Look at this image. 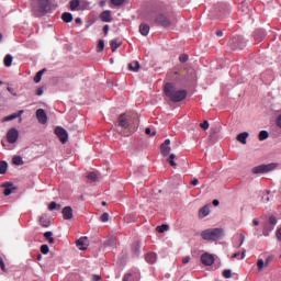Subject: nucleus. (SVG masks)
Instances as JSON below:
<instances>
[{"instance_id": "nucleus-1", "label": "nucleus", "mask_w": 281, "mask_h": 281, "mask_svg": "<svg viewBox=\"0 0 281 281\" xmlns=\"http://www.w3.org/2000/svg\"><path fill=\"white\" fill-rule=\"evenodd\" d=\"M165 95L171 100V102H182L188 98V91L177 89V86L172 82H168L164 87Z\"/></svg>"}, {"instance_id": "nucleus-2", "label": "nucleus", "mask_w": 281, "mask_h": 281, "mask_svg": "<svg viewBox=\"0 0 281 281\" xmlns=\"http://www.w3.org/2000/svg\"><path fill=\"white\" fill-rule=\"evenodd\" d=\"M223 236V228H209L201 233L203 240H218Z\"/></svg>"}, {"instance_id": "nucleus-3", "label": "nucleus", "mask_w": 281, "mask_h": 281, "mask_svg": "<svg viewBox=\"0 0 281 281\" xmlns=\"http://www.w3.org/2000/svg\"><path fill=\"white\" fill-rule=\"evenodd\" d=\"M50 4L52 0H37V4L33 5L35 16H45Z\"/></svg>"}, {"instance_id": "nucleus-4", "label": "nucleus", "mask_w": 281, "mask_h": 281, "mask_svg": "<svg viewBox=\"0 0 281 281\" xmlns=\"http://www.w3.org/2000/svg\"><path fill=\"white\" fill-rule=\"evenodd\" d=\"M276 168H278L277 164L260 165L252 168V175H265L276 170Z\"/></svg>"}, {"instance_id": "nucleus-5", "label": "nucleus", "mask_w": 281, "mask_h": 281, "mask_svg": "<svg viewBox=\"0 0 281 281\" xmlns=\"http://www.w3.org/2000/svg\"><path fill=\"white\" fill-rule=\"evenodd\" d=\"M55 135L58 137V139L61 142V144H67L69 142V134L67 131L60 126H57L55 128Z\"/></svg>"}, {"instance_id": "nucleus-6", "label": "nucleus", "mask_w": 281, "mask_h": 281, "mask_svg": "<svg viewBox=\"0 0 281 281\" xmlns=\"http://www.w3.org/2000/svg\"><path fill=\"white\" fill-rule=\"evenodd\" d=\"M202 265H204V267H212V265L214 263L215 259H214V255L209 254V252H204L201 258H200Z\"/></svg>"}, {"instance_id": "nucleus-7", "label": "nucleus", "mask_w": 281, "mask_h": 281, "mask_svg": "<svg viewBox=\"0 0 281 281\" xmlns=\"http://www.w3.org/2000/svg\"><path fill=\"white\" fill-rule=\"evenodd\" d=\"M19 139V130L16 128H11L7 133V142L9 144H16V140Z\"/></svg>"}, {"instance_id": "nucleus-8", "label": "nucleus", "mask_w": 281, "mask_h": 281, "mask_svg": "<svg viewBox=\"0 0 281 281\" xmlns=\"http://www.w3.org/2000/svg\"><path fill=\"white\" fill-rule=\"evenodd\" d=\"M117 126H121V128H131V123H128V119L126 117V114H121L117 119Z\"/></svg>"}, {"instance_id": "nucleus-9", "label": "nucleus", "mask_w": 281, "mask_h": 281, "mask_svg": "<svg viewBox=\"0 0 281 281\" xmlns=\"http://www.w3.org/2000/svg\"><path fill=\"white\" fill-rule=\"evenodd\" d=\"M160 153H161V155H164V157H168V155H170V138H167L160 145Z\"/></svg>"}, {"instance_id": "nucleus-10", "label": "nucleus", "mask_w": 281, "mask_h": 281, "mask_svg": "<svg viewBox=\"0 0 281 281\" xmlns=\"http://www.w3.org/2000/svg\"><path fill=\"white\" fill-rule=\"evenodd\" d=\"M156 23H158V25H161L162 27H170V20L164 14H159L156 18Z\"/></svg>"}, {"instance_id": "nucleus-11", "label": "nucleus", "mask_w": 281, "mask_h": 281, "mask_svg": "<svg viewBox=\"0 0 281 281\" xmlns=\"http://www.w3.org/2000/svg\"><path fill=\"white\" fill-rule=\"evenodd\" d=\"M61 213H63V218L65 221H71V218H74V210L71 209V206H65Z\"/></svg>"}, {"instance_id": "nucleus-12", "label": "nucleus", "mask_w": 281, "mask_h": 281, "mask_svg": "<svg viewBox=\"0 0 281 281\" xmlns=\"http://www.w3.org/2000/svg\"><path fill=\"white\" fill-rule=\"evenodd\" d=\"M36 117L40 124H47V113H45V110L38 109L36 111Z\"/></svg>"}, {"instance_id": "nucleus-13", "label": "nucleus", "mask_w": 281, "mask_h": 281, "mask_svg": "<svg viewBox=\"0 0 281 281\" xmlns=\"http://www.w3.org/2000/svg\"><path fill=\"white\" fill-rule=\"evenodd\" d=\"M76 246L79 247L81 251L87 250V247H89V244L87 243V237H81L76 241Z\"/></svg>"}, {"instance_id": "nucleus-14", "label": "nucleus", "mask_w": 281, "mask_h": 281, "mask_svg": "<svg viewBox=\"0 0 281 281\" xmlns=\"http://www.w3.org/2000/svg\"><path fill=\"white\" fill-rule=\"evenodd\" d=\"M100 19L101 21H103V23H111V21H113V16H111V11H103L100 14Z\"/></svg>"}, {"instance_id": "nucleus-15", "label": "nucleus", "mask_w": 281, "mask_h": 281, "mask_svg": "<svg viewBox=\"0 0 281 281\" xmlns=\"http://www.w3.org/2000/svg\"><path fill=\"white\" fill-rule=\"evenodd\" d=\"M4 191L3 194L4 196H10V194H12L13 190H16V188H14V184L12 183H4Z\"/></svg>"}, {"instance_id": "nucleus-16", "label": "nucleus", "mask_w": 281, "mask_h": 281, "mask_svg": "<svg viewBox=\"0 0 281 281\" xmlns=\"http://www.w3.org/2000/svg\"><path fill=\"white\" fill-rule=\"evenodd\" d=\"M145 260L149 265H155V262H157V254L149 252V254L145 255Z\"/></svg>"}, {"instance_id": "nucleus-17", "label": "nucleus", "mask_w": 281, "mask_h": 281, "mask_svg": "<svg viewBox=\"0 0 281 281\" xmlns=\"http://www.w3.org/2000/svg\"><path fill=\"white\" fill-rule=\"evenodd\" d=\"M210 215V204L204 205L199 211L200 218H205V216Z\"/></svg>"}, {"instance_id": "nucleus-18", "label": "nucleus", "mask_w": 281, "mask_h": 281, "mask_svg": "<svg viewBox=\"0 0 281 281\" xmlns=\"http://www.w3.org/2000/svg\"><path fill=\"white\" fill-rule=\"evenodd\" d=\"M142 245L139 244V241H135L134 244H132V254L133 256H135L137 258V256H139V249H140Z\"/></svg>"}, {"instance_id": "nucleus-19", "label": "nucleus", "mask_w": 281, "mask_h": 281, "mask_svg": "<svg viewBox=\"0 0 281 281\" xmlns=\"http://www.w3.org/2000/svg\"><path fill=\"white\" fill-rule=\"evenodd\" d=\"M150 32V26L148 24H140L139 25V33L142 34V36H148Z\"/></svg>"}, {"instance_id": "nucleus-20", "label": "nucleus", "mask_w": 281, "mask_h": 281, "mask_svg": "<svg viewBox=\"0 0 281 281\" xmlns=\"http://www.w3.org/2000/svg\"><path fill=\"white\" fill-rule=\"evenodd\" d=\"M40 223L42 227H49V225H52V222L49 221V218H47V214H43L40 217Z\"/></svg>"}, {"instance_id": "nucleus-21", "label": "nucleus", "mask_w": 281, "mask_h": 281, "mask_svg": "<svg viewBox=\"0 0 281 281\" xmlns=\"http://www.w3.org/2000/svg\"><path fill=\"white\" fill-rule=\"evenodd\" d=\"M61 21H64V23H71L74 21V15L69 12H64L61 14Z\"/></svg>"}, {"instance_id": "nucleus-22", "label": "nucleus", "mask_w": 281, "mask_h": 281, "mask_svg": "<svg viewBox=\"0 0 281 281\" xmlns=\"http://www.w3.org/2000/svg\"><path fill=\"white\" fill-rule=\"evenodd\" d=\"M167 80H179V71L170 70L167 72Z\"/></svg>"}, {"instance_id": "nucleus-23", "label": "nucleus", "mask_w": 281, "mask_h": 281, "mask_svg": "<svg viewBox=\"0 0 281 281\" xmlns=\"http://www.w3.org/2000/svg\"><path fill=\"white\" fill-rule=\"evenodd\" d=\"M121 46H122V42L120 40H117V38L112 40L110 42V47H111L112 52H115Z\"/></svg>"}, {"instance_id": "nucleus-24", "label": "nucleus", "mask_w": 281, "mask_h": 281, "mask_svg": "<svg viewBox=\"0 0 281 281\" xmlns=\"http://www.w3.org/2000/svg\"><path fill=\"white\" fill-rule=\"evenodd\" d=\"M247 137H249V133L243 132L237 135V142H240V144H247Z\"/></svg>"}, {"instance_id": "nucleus-25", "label": "nucleus", "mask_w": 281, "mask_h": 281, "mask_svg": "<svg viewBox=\"0 0 281 281\" xmlns=\"http://www.w3.org/2000/svg\"><path fill=\"white\" fill-rule=\"evenodd\" d=\"M127 67L130 71H139V61H132Z\"/></svg>"}, {"instance_id": "nucleus-26", "label": "nucleus", "mask_w": 281, "mask_h": 281, "mask_svg": "<svg viewBox=\"0 0 281 281\" xmlns=\"http://www.w3.org/2000/svg\"><path fill=\"white\" fill-rule=\"evenodd\" d=\"M23 115V110L19 111V113H13L4 119L5 122H11V120H16V117H21Z\"/></svg>"}, {"instance_id": "nucleus-27", "label": "nucleus", "mask_w": 281, "mask_h": 281, "mask_svg": "<svg viewBox=\"0 0 281 281\" xmlns=\"http://www.w3.org/2000/svg\"><path fill=\"white\" fill-rule=\"evenodd\" d=\"M12 164H13L14 166H23V164H24L23 157H21V156H14V157L12 158Z\"/></svg>"}, {"instance_id": "nucleus-28", "label": "nucleus", "mask_w": 281, "mask_h": 281, "mask_svg": "<svg viewBox=\"0 0 281 281\" xmlns=\"http://www.w3.org/2000/svg\"><path fill=\"white\" fill-rule=\"evenodd\" d=\"M12 60H13L12 55H5L3 59L4 67H12Z\"/></svg>"}, {"instance_id": "nucleus-29", "label": "nucleus", "mask_w": 281, "mask_h": 281, "mask_svg": "<svg viewBox=\"0 0 281 281\" xmlns=\"http://www.w3.org/2000/svg\"><path fill=\"white\" fill-rule=\"evenodd\" d=\"M45 71H47V69H42V70H40L36 75H35V77H34V82H36V83H38V82H41V80H42V78H43V74H45Z\"/></svg>"}, {"instance_id": "nucleus-30", "label": "nucleus", "mask_w": 281, "mask_h": 281, "mask_svg": "<svg viewBox=\"0 0 281 281\" xmlns=\"http://www.w3.org/2000/svg\"><path fill=\"white\" fill-rule=\"evenodd\" d=\"M123 281H137V277L134 273H126L123 277Z\"/></svg>"}, {"instance_id": "nucleus-31", "label": "nucleus", "mask_w": 281, "mask_h": 281, "mask_svg": "<svg viewBox=\"0 0 281 281\" xmlns=\"http://www.w3.org/2000/svg\"><path fill=\"white\" fill-rule=\"evenodd\" d=\"M265 36H267V34H265V31H262V30L255 32L256 41H262V38H265Z\"/></svg>"}, {"instance_id": "nucleus-32", "label": "nucleus", "mask_w": 281, "mask_h": 281, "mask_svg": "<svg viewBox=\"0 0 281 281\" xmlns=\"http://www.w3.org/2000/svg\"><path fill=\"white\" fill-rule=\"evenodd\" d=\"M80 7V0H71L70 1V10L75 12Z\"/></svg>"}, {"instance_id": "nucleus-33", "label": "nucleus", "mask_w": 281, "mask_h": 281, "mask_svg": "<svg viewBox=\"0 0 281 281\" xmlns=\"http://www.w3.org/2000/svg\"><path fill=\"white\" fill-rule=\"evenodd\" d=\"M8 172V162L0 161V175H5Z\"/></svg>"}, {"instance_id": "nucleus-34", "label": "nucleus", "mask_w": 281, "mask_h": 281, "mask_svg": "<svg viewBox=\"0 0 281 281\" xmlns=\"http://www.w3.org/2000/svg\"><path fill=\"white\" fill-rule=\"evenodd\" d=\"M259 142H265V139L269 138V132L267 131H261L259 132Z\"/></svg>"}, {"instance_id": "nucleus-35", "label": "nucleus", "mask_w": 281, "mask_h": 281, "mask_svg": "<svg viewBox=\"0 0 281 281\" xmlns=\"http://www.w3.org/2000/svg\"><path fill=\"white\" fill-rule=\"evenodd\" d=\"M168 229H169V226L167 224H162L160 226H157V232L159 234H164V232H168Z\"/></svg>"}, {"instance_id": "nucleus-36", "label": "nucleus", "mask_w": 281, "mask_h": 281, "mask_svg": "<svg viewBox=\"0 0 281 281\" xmlns=\"http://www.w3.org/2000/svg\"><path fill=\"white\" fill-rule=\"evenodd\" d=\"M87 179L89 180V181H98V173H95V172H89L88 175H87Z\"/></svg>"}, {"instance_id": "nucleus-37", "label": "nucleus", "mask_w": 281, "mask_h": 281, "mask_svg": "<svg viewBox=\"0 0 281 281\" xmlns=\"http://www.w3.org/2000/svg\"><path fill=\"white\" fill-rule=\"evenodd\" d=\"M48 210L50 212H53V210H60V204L56 203V202H50L48 205Z\"/></svg>"}, {"instance_id": "nucleus-38", "label": "nucleus", "mask_w": 281, "mask_h": 281, "mask_svg": "<svg viewBox=\"0 0 281 281\" xmlns=\"http://www.w3.org/2000/svg\"><path fill=\"white\" fill-rule=\"evenodd\" d=\"M41 254H44V256H47V254H49V246L42 245L41 246Z\"/></svg>"}, {"instance_id": "nucleus-39", "label": "nucleus", "mask_w": 281, "mask_h": 281, "mask_svg": "<svg viewBox=\"0 0 281 281\" xmlns=\"http://www.w3.org/2000/svg\"><path fill=\"white\" fill-rule=\"evenodd\" d=\"M97 52H104V42L103 40H100L97 46Z\"/></svg>"}, {"instance_id": "nucleus-40", "label": "nucleus", "mask_w": 281, "mask_h": 281, "mask_svg": "<svg viewBox=\"0 0 281 281\" xmlns=\"http://www.w3.org/2000/svg\"><path fill=\"white\" fill-rule=\"evenodd\" d=\"M177 156L175 155V154H171L170 156H169V159H168V162L170 164V166H172V168H175V166H177V164L175 162V158H176Z\"/></svg>"}, {"instance_id": "nucleus-41", "label": "nucleus", "mask_w": 281, "mask_h": 281, "mask_svg": "<svg viewBox=\"0 0 281 281\" xmlns=\"http://www.w3.org/2000/svg\"><path fill=\"white\" fill-rule=\"evenodd\" d=\"M222 276H223V278H226V279L232 278V270H229V269L224 270Z\"/></svg>"}, {"instance_id": "nucleus-42", "label": "nucleus", "mask_w": 281, "mask_h": 281, "mask_svg": "<svg viewBox=\"0 0 281 281\" xmlns=\"http://www.w3.org/2000/svg\"><path fill=\"white\" fill-rule=\"evenodd\" d=\"M257 267H258L259 271H262V269H265V260L259 259L257 261Z\"/></svg>"}, {"instance_id": "nucleus-43", "label": "nucleus", "mask_w": 281, "mask_h": 281, "mask_svg": "<svg viewBox=\"0 0 281 281\" xmlns=\"http://www.w3.org/2000/svg\"><path fill=\"white\" fill-rule=\"evenodd\" d=\"M179 60H180V63H188L189 57L187 54H182L179 56Z\"/></svg>"}, {"instance_id": "nucleus-44", "label": "nucleus", "mask_w": 281, "mask_h": 281, "mask_svg": "<svg viewBox=\"0 0 281 281\" xmlns=\"http://www.w3.org/2000/svg\"><path fill=\"white\" fill-rule=\"evenodd\" d=\"M100 221L102 223H106L109 221V213H103L101 216H100Z\"/></svg>"}, {"instance_id": "nucleus-45", "label": "nucleus", "mask_w": 281, "mask_h": 281, "mask_svg": "<svg viewBox=\"0 0 281 281\" xmlns=\"http://www.w3.org/2000/svg\"><path fill=\"white\" fill-rule=\"evenodd\" d=\"M146 135H150V137H155V135H157V132H153V130H150V127H147L145 130Z\"/></svg>"}, {"instance_id": "nucleus-46", "label": "nucleus", "mask_w": 281, "mask_h": 281, "mask_svg": "<svg viewBox=\"0 0 281 281\" xmlns=\"http://www.w3.org/2000/svg\"><path fill=\"white\" fill-rule=\"evenodd\" d=\"M271 262H273V256L267 257V259L265 261V267H269L271 265Z\"/></svg>"}, {"instance_id": "nucleus-47", "label": "nucleus", "mask_w": 281, "mask_h": 281, "mask_svg": "<svg viewBox=\"0 0 281 281\" xmlns=\"http://www.w3.org/2000/svg\"><path fill=\"white\" fill-rule=\"evenodd\" d=\"M0 267L4 273H8V270L5 269V262L3 261V258L0 257Z\"/></svg>"}, {"instance_id": "nucleus-48", "label": "nucleus", "mask_w": 281, "mask_h": 281, "mask_svg": "<svg viewBox=\"0 0 281 281\" xmlns=\"http://www.w3.org/2000/svg\"><path fill=\"white\" fill-rule=\"evenodd\" d=\"M200 126L203 128V131H207V128H210V123L207 121H204L200 124Z\"/></svg>"}, {"instance_id": "nucleus-49", "label": "nucleus", "mask_w": 281, "mask_h": 281, "mask_svg": "<svg viewBox=\"0 0 281 281\" xmlns=\"http://www.w3.org/2000/svg\"><path fill=\"white\" fill-rule=\"evenodd\" d=\"M125 0H111L113 5H123Z\"/></svg>"}, {"instance_id": "nucleus-50", "label": "nucleus", "mask_w": 281, "mask_h": 281, "mask_svg": "<svg viewBox=\"0 0 281 281\" xmlns=\"http://www.w3.org/2000/svg\"><path fill=\"white\" fill-rule=\"evenodd\" d=\"M269 223H270V225H276V223H278V220L276 218V216H270Z\"/></svg>"}, {"instance_id": "nucleus-51", "label": "nucleus", "mask_w": 281, "mask_h": 281, "mask_svg": "<svg viewBox=\"0 0 281 281\" xmlns=\"http://www.w3.org/2000/svg\"><path fill=\"white\" fill-rule=\"evenodd\" d=\"M52 236H54V233H52V232L44 233V238H46V240H49V238H52Z\"/></svg>"}, {"instance_id": "nucleus-52", "label": "nucleus", "mask_w": 281, "mask_h": 281, "mask_svg": "<svg viewBox=\"0 0 281 281\" xmlns=\"http://www.w3.org/2000/svg\"><path fill=\"white\" fill-rule=\"evenodd\" d=\"M92 280H93V281H100V280H102V277L99 276V274H93V276H92Z\"/></svg>"}, {"instance_id": "nucleus-53", "label": "nucleus", "mask_w": 281, "mask_h": 281, "mask_svg": "<svg viewBox=\"0 0 281 281\" xmlns=\"http://www.w3.org/2000/svg\"><path fill=\"white\" fill-rule=\"evenodd\" d=\"M190 260H191L190 256H187V257H184V258L182 259V263H183V265H188V262H190Z\"/></svg>"}, {"instance_id": "nucleus-54", "label": "nucleus", "mask_w": 281, "mask_h": 281, "mask_svg": "<svg viewBox=\"0 0 281 281\" xmlns=\"http://www.w3.org/2000/svg\"><path fill=\"white\" fill-rule=\"evenodd\" d=\"M239 238H240L239 247H243V244L245 243V235H244V234H240V235H239Z\"/></svg>"}, {"instance_id": "nucleus-55", "label": "nucleus", "mask_w": 281, "mask_h": 281, "mask_svg": "<svg viewBox=\"0 0 281 281\" xmlns=\"http://www.w3.org/2000/svg\"><path fill=\"white\" fill-rule=\"evenodd\" d=\"M277 126H279V128H281V114L277 119Z\"/></svg>"}, {"instance_id": "nucleus-56", "label": "nucleus", "mask_w": 281, "mask_h": 281, "mask_svg": "<svg viewBox=\"0 0 281 281\" xmlns=\"http://www.w3.org/2000/svg\"><path fill=\"white\" fill-rule=\"evenodd\" d=\"M7 89L11 92L12 95H16V92H14V88L8 87Z\"/></svg>"}, {"instance_id": "nucleus-57", "label": "nucleus", "mask_w": 281, "mask_h": 281, "mask_svg": "<svg viewBox=\"0 0 281 281\" xmlns=\"http://www.w3.org/2000/svg\"><path fill=\"white\" fill-rule=\"evenodd\" d=\"M191 186H199V179L194 178V179L191 181Z\"/></svg>"}, {"instance_id": "nucleus-58", "label": "nucleus", "mask_w": 281, "mask_h": 281, "mask_svg": "<svg viewBox=\"0 0 281 281\" xmlns=\"http://www.w3.org/2000/svg\"><path fill=\"white\" fill-rule=\"evenodd\" d=\"M276 236H277L278 240H281V232H280V229H277Z\"/></svg>"}, {"instance_id": "nucleus-59", "label": "nucleus", "mask_w": 281, "mask_h": 281, "mask_svg": "<svg viewBox=\"0 0 281 281\" xmlns=\"http://www.w3.org/2000/svg\"><path fill=\"white\" fill-rule=\"evenodd\" d=\"M36 95H43V88H37Z\"/></svg>"}, {"instance_id": "nucleus-60", "label": "nucleus", "mask_w": 281, "mask_h": 281, "mask_svg": "<svg viewBox=\"0 0 281 281\" xmlns=\"http://www.w3.org/2000/svg\"><path fill=\"white\" fill-rule=\"evenodd\" d=\"M103 33H104L105 35L109 34V25H104V26H103Z\"/></svg>"}, {"instance_id": "nucleus-61", "label": "nucleus", "mask_w": 281, "mask_h": 281, "mask_svg": "<svg viewBox=\"0 0 281 281\" xmlns=\"http://www.w3.org/2000/svg\"><path fill=\"white\" fill-rule=\"evenodd\" d=\"M47 241L49 243V245H54V243H56V240L54 239V237L48 238Z\"/></svg>"}, {"instance_id": "nucleus-62", "label": "nucleus", "mask_w": 281, "mask_h": 281, "mask_svg": "<svg viewBox=\"0 0 281 281\" xmlns=\"http://www.w3.org/2000/svg\"><path fill=\"white\" fill-rule=\"evenodd\" d=\"M252 225H255V226H258V225H260V222H258V220H252Z\"/></svg>"}, {"instance_id": "nucleus-63", "label": "nucleus", "mask_w": 281, "mask_h": 281, "mask_svg": "<svg viewBox=\"0 0 281 281\" xmlns=\"http://www.w3.org/2000/svg\"><path fill=\"white\" fill-rule=\"evenodd\" d=\"M245 254H247V250L244 249V250L241 251V257H240L241 260H244V258H245V256H246Z\"/></svg>"}, {"instance_id": "nucleus-64", "label": "nucleus", "mask_w": 281, "mask_h": 281, "mask_svg": "<svg viewBox=\"0 0 281 281\" xmlns=\"http://www.w3.org/2000/svg\"><path fill=\"white\" fill-rule=\"evenodd\" d=\"M220 204L218 200H213V205L217 206Z\"/></svg>"}]
</instances>
